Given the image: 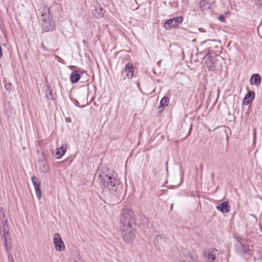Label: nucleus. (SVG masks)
<instances>
[{"mask_svg": "<svg viewBox=\"0 0 262 262\" xmlns=\"http://www.w3.org/2000/svg\"><path fill=\"white\" fill-rule=\"evenodd\" d=\"M120 230L123 240L126 243H132L136 237V222L135 214L128 207H124L120 216Z\"/></svg>", "mask_w": 262, "mask_h": 262, "instance_id": "nucleus-1", "label": "nucleus"}, {"mask_svg": "<svg viewBox=\"0 0 262 262\" xmlns=\"http://www.w3.org/2000/svg\"><path fill=\"white\" fill-rule=\"evenodd\" d=\"M101 187L107 190L113 197L120 199L124 192L123 184L117 179V174L114 172H110L108 170L106 173L100 174Z\"/></svg>", "mask_w": 262, "mask_h": 262, "instance_id": "nucleus-2", "label": "nucleus"}, {"mask_svg": "<svg viewBox=\"0 0 262 262\" xmlns=\"http://www.w3.org/2000/svg\"><path fill=\"white\" fill-rule=\"evenodd\" d=\"M55 7L60 8L59 4L54 3L51 8L46 4L40 5L38 11L40 14V20H41V27L42 30L45 32L52 31L55 28V21L53 19V13L51 9Z\"/></svg>", "mask_w": 262, "mask_h": 262, "instance_id": "nucleus-3", "label": "nucleus"}, {"mask_svg": "<svg viewBox=\"0 0 262 262\" xmlns=\"http://www.w3.org/2000/svg\"><path fill=\"white\" fill-rule=\"evenodd\" d=\"M253 246L250 242L245 239L238 241L235 245V250L237 254L244 256L251 255Z\"/></svg>", "mask_w": 262, "mask_h": 262, "instance_id": "nucleus-4", "label": "nucleus"}, {"mask_svg": "<svg viewBox=\"0 0 262 262\" xmlns=\"http://www.w3.org/2000/svg\"><path fill=\"white\" fill-rule=\"evenodd\" d=\"M221 58L219 55H213L211 52H207L204 57L205 62L209 71H215L217 62L219 59Z\"/></svg>", "mask_w": 262, "mask_h": 262, "instance_id": "nucleus-5", "label": "nucleus"}, {"mask_svg": "<svg viewBox=\"0 0 262 262\" xmlns=\"http://www.w3.org/2000/svg\"><path fill=\"white\" fill-rule=\"evenodd\" d=\"M216 42V40L207 39L205 41H202L200 44V47L198 48V50H201L200 51V54H204L207 52H211L213 53V50L211 47L212 43Z\"/></svg>", "mask_w": 262, "mask_h": 262, "instance_id": "nucleus-6", "label": "nucleus"}, {"mask_svg": "<svg viewBox=\"0 0 262 262\" xmlns=\"http://www.w3.org/2000/svg\"><path fill=\"white\" fill-rule=\"evenodd\" d=\"M5 230H9V226L5 210L3 207H0V233Z\"/></svg>", "mask_w": 262, "mask_h": 262, "instance_id": "nucleus-7", "label": "nucleus"}, {"mask_svg": "<svg viewBox=\"0 0 262 262\" xmlns=\"http://www.w3.org/2000/svg\"><path fill=\"white\" fill-rule=\"evenodd\" d=\"M183 18L182 16L173 17L172 19H168L164 24V27L168 30L172 27H176L179 25L183 21Z\"/></svg>", "mask_w": 262, "mask_h": 262, "instance_id": "nucleus-8", "label": "nucleus"}, {"mask_svg": "<svg viewBox=\"0 0 262 262\" xmlns=\"http://www.w3.org/2000/svg\"><path fill=\"white\" fill-rule=\"evenodd\" d=\"M53 244L56 250L61 251L65 248L64 244L61 238V235L55 233L54 235Z\"/></svg>", "mask_w": 262, "mask_h": 262, "instance_id": "nucleus-9", "label": "nucleus"}, {"mask_svg": "<svg viewBox=\"0 0 262 262\" xmlns=\"http://www.w3.org/2000/svg\"><path fill=\"white\" fill-rule=\"evenodd\" d=\"M1 235L2 238L4 239V247L6 251H9L11 248V237L9 234V230L2 231Z\"/></svg>", "mask_w": 262, "mask_h": 262, "instance_id": "nucleus-10", "label": "nucleus"}, {"mask_svg": "<svg viewBox=\"0 0 262 262\" xmlns=\"http://www.w3.org/2000/svg\"><path fill=\"white\" fill-rule=\"evenodd\" d=\"M180 262H196L197 258L189 254L188 251L184 250L181 253Z\"/></svg>", "mask_w": 262, "mask_h": 262, "instance_id": "nucleus-11", "label": "nucleus"}, {"mask_svg": "<svg viewBox=\"0 0 262 262\" xmlns=\"http://www.w3.org/2000/svg\"><path fill=\"white\" fill-rule=\"evenodd\" d=\"M212 6L209 0H202L200 3V8L204 13L211 12Z\"/></svg>", "mask_w": 262, "mask_h": 262, "instance_id": "nucleus-12", "label": "nucleus"}, {"mask_svg": "<svg viewBox=\"0 0 262 262\" xmlns=\"http://www.w3.org/2000/svg\"><path fill=\"white\" fill-rule=\"evenodd\" d=\"M32 183L34 187L35 193L37 198L38 200H40L41 198V191L40 189V183L36 181L37 178L33 176L31 177Z\"/></svg>", "mask_w": 262, "mask_h": 262, "instance_id": "nucleus-13", "label": "nucleus"}, {"mask_svg": "<svg viewBox=\"0 0 262 262\" xmlns=\"http://www.w3.org/2000/svg\"><path fill=\"white\" fill-rule=\"evenodd\" d=\"M123 74L125 73L126 76L124 77V79H125L126 77L128 78H132L134 75V69L133 64L129 62H128L126 64L124 69L122 70Z\"/></svg>", "mask_w": 262, "mask_h": 262, "instance_id": "nucleus-14", "label": "nucleus"}, {"mask_svg": "<svg viewBox=\"0 0 262 262\" xmlns=\"http://www.w3.org/2000/svg\"><path fill=\"white\" fill-rule=\"evenodd\" d=\"M216 209L222 213H227L230 211V207L228 201H224L217 205Z\"/></svg>", "mask_w": 262, "mask_h": 262, "instance_id": "nucleus-15", "label": "nucleus"}, {"mask_svg": "<svg viewBox=\"0 0 262 262\" xmlns=\"http://www.w3.org/2000/svg\"><path fill=\"white\" fill-rule=\"evenodd\" d=\"M255 98V93L253 91L248 90V93L245 95L243 100V103L244 105H248L250 101H252Z\"/></svg>", "mask_w": 262, "mask_h": 262, "instance_id": "nucleus-16", "label": "nucleus"}, {"mask_svg": "<svg viewBox=\"0 0 262 262\" xmlns=\"http://www.w3.org/2000/svg\"><path fill=\"white\" fill-rule=\"evenodd\" d=\"M261 82V77L258 74H253L250 79V83L251 85L258 86Z\"/></svg>", "mask_w": 262, "mask_h": 262, "instance_id": "nucleus-17", "label": "nucleus"}, {"mask_svg": "<svg viewBox=\"0 0 262 262\" xmlns=\"http://www.w3.org/2000/svg\"><path fill=\"white\" fill-rule=\"evenodd\" d=\"M66 145L64 146L62 145L60 147L56 149L55 155L57 156L56 158L60 159L65 154L67 151Z\"/></svg>", "mask_w": 262, "mask_h": 262, "instance_id": "nucleus-18", "label": "nucleus"}, {"mask_svg": "<svg viewBox=\"0 0 262 262\" xmlns=\"http://www.w3.org/2000/svg\"><path fill=\"white\" fill-rule=\"evenodd\" d=\"M80 78V75L76 71H73L70 75V80L72 83L77 82Z\"/></svg>", "mask_w": 262, "mask_h": 262, "instance_id": "nucleus-19", "label": "nucleus"}, {"mask_svg": "<svg viewBox=\"0 0 262 262\" xmlns=\"http://www.w3.org/2000/svg\"><path fill=\"white\" fill-rule=\"evenodd\" d=\"M169 101V98L167 96H164L162 98L160 101V105L158 107L159 108H165L168 105V103Z\"/></svg>", "mask_w": 262, "mask_h": 262, "instance_id": "nucleus-20", "label": "nucleus"}, {"mask_svg": "<svg viewBox=\"0 0 262 262\" xmlns=\"http://www.w3.org/2000/svg\"><path fill=\"white\" fill-rule=\"evenodd\" d=\"M48 93L46 94V97L48 99L55 100L56 98V94L53 92L51 87H48Z\"/></svg>", "mask_w": 262, "mask_h": 262, "instance_id": "nucleus-21", "label": "nucleus"}, {"mask_svg": "<svg viewBox=\"0 0 262 262\" xmlns=\"http://www.w3.org/2000/svg\"><path fill=\"white\" fill-rule=\"evenodd\" d=\"M95 12L94 13V15L96 17H100V16H103V15L104 14V10H103V8H102L100 7L96 8L95 9Z\"/></svg>", "mask_w": 262, "mask_h": 262, "instance_id": "nucleus-22", "label": "nucleus"}, {"mask_svg": "<svg viewBox=\"0 0 262 262\" xmlns=\"http://www.w3.org/2000/svg\"><path fill=\"white\" fill-rule=\"evenodd\" d=\"M69 262H83V261L79 255H76L73 258H71Z\"/></svg>", "mask_w": 262, "mask_h": 262, "instance_id": "nucleus-23", "label": "nucleus"}, {"mask_svg": "<svg viewBox=\"0 0 262 262\" xmlns=\"http://www.w3.org/2000/svg\"><path fill=\"white\" fill-rule=\"evenodd\" d=\"M41 165L40 166V170L43 172H45L48 170V167L47 165V163L45 162H42L40 163Z\"/></svg>", "mask_w": 262, "mask_h": 262, "instance_id": "nucleus-24", "label": "nucleus"}, {"mask_svg": "<svg viewBox=\"0 0 262 262\" xmlns=\"http://www.w3.org/2000/svg\"><path fill=\"white\" fill-rule=\"evenodd\" d=\"M216 258V256L211 253H209L207 255V259L210 262H213Z\"/></svg>", "mask_w": 262, "mask_h": 262, "instance_id": "nucleus-25", "label": "nucleus"}, {"mask_svg": "<svg viewBox=\"0 0 262 262\" xmlns=\"http://www.w3.org/2000/svg\"><path fill=\"white\" fill-rule=\"evenodd\" d=\"M162 236L161 235H157L155 238V244L157 245L162 239Z\"/></svg>", "mask_w": 262, "mask_h": 262, "instance_id": "nucleus-26", "label": "nucleus"}, {"mask_svg": "<svg viewBox=\"0 0 262 262\" xmlns=\"http://www.w3.org/2000/svg\"><path fill=\"white\" fill-rule=\"evenodd\" d=\"M5 88L7 91H10L11 90V83L10 82L7 83L5 85Z\"/></svg>", "mask_w": 262, "mask_h": 262, "instance_id": "nucleus-27", "label": "nucleus"}, {"mask_svg": "<svg viewBox=\"0 0 262 262\" xmlns=\"http://www.w3.org/2000/svg\"><path fill=\"white\" fill-rule=\"evenodd\" d=\"M218 19L222 23H225L226 21V19L223 15H220L218 17Z\"/></svg>", "mask_w": 262, "mask_h": 262, "instance_id": "nucleus-28", "label": "nucleus"}, {"mask_svg": "<svg viewBox=\"0 0 262 262\" xmlns=\"http://www.w3.org/2000/svg\"><path fill=\"white\" fill-rule=\"evenodd\" d=\"M255 4L262 9V0H254Z\"/></svg>", "mask_w": 262, "mask_h": 262, "instance_id": "nucleus-29", "label": "nucleus"}, {"mask_svg": "<svg viewBox=\"0 0 262 262\" xmlns=\"http://www.w3.org/2000/svg\"><path fill=\"white\" fill-rule=\"evenodd\" d=\"M8 258H9L10 262H11V261H13L14 260L13 259V256L11 254H10L9 253H8Z\"/></svg>", "mask_w": 262, "mask_h": 262, "instance_id": "nucleus-30", "label": "nucleus"}, {"mask_svg": "<svg viewBox=\"0 0 262 262\" xmlns=\"http://www.w3.org/2000/svg\"><path fill=\"white\" fill-rule=\"evenodd\" d=\"M152 172H153V173H154L155 175H156V174H157V171H156V169H154V170H153V171H152Z\"/></svg>", "mask_w": 262, "mask_h": 262, "instance_id": "nucleus-31", "label": "nucleus"}, {"mask_svg": "<svg viewBox=\"0 0 262 262\" xmlns=\"http://www.w3.org/2000/svg\"><path fill=\"white\" fill-rule=\"evenodd\" d=\"M161 60H160V61H159L157 62V65H158V66H159L160 65V64H161Z\"/></svg>", "mask_w": 262, "mask_h": 262, "instance_id": "nucleus-32", "label": "nucleus"}, {"mask_svg": "<svg viewBox=\"0 0 262 262\" xmlns=\"http://www.w3.org/2000/svg\"><path fill=\"white\" fill-rule=\"evenodd\" d=\"M175 187H176V186H171V188H174Z\"/></svg>", "mask_w": 262, "mask_h": 262, "instance_id": "nucleus-33", "label": "nucleus"}]
</instances>
